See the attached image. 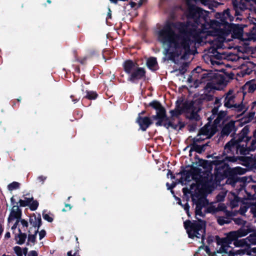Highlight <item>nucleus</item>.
I'll return each mask as SVG.
<instances>
[{"instance_id": "338daca9", "label": "nucleus", "mask_w": 256, "mask_h": 256, "mask_svg": "<svg viewBox=\"0 0 256 256\" xmlns=\"http://www.w3.org/2000/svg\"><path fill=\"white\" fill-rule=\"evenodd\" d=\"M3 232H4V227L1 224H0V236H1Z\"/></svg>"}, {"instance_id": "5701e85b", "label": "nucleus", "mask_w": 256, "mask_h": 256, "mask_svg": "<svg viewBox=\"0 0 256 256\" xmlns=\"http://www.w3.org/2000/svg\"><path fill=\"white\" fill-rule=\"evenodd\" d=\"M225 107L232 108V110L240 112L244 110L245 106L242 104V102L241 104H234V102H232L230 103V100H228V102H225Z\"/></svg>"}, {"instance_id": "603ef678", "label": "nucleus", "mask_w": 256, "mask_h": 256, "mask_svg": "<svg viewBox=\"0 0 256 256\" xmlns=\"http://www.w3.org/2000/svg\"><path fill=\"white\" fill-rule=\"evenodd\" d=\"M225 76H228L230 79H233L234 76V74L232 72L228 73V72H225Z\"/></svg>"}, {"instance_id": "f3484780", "label": "nucleus", "mask_w": 256, "mask_h": 256, "mask_svg": "<svg viewBox=\"0 0 256 256\" xmlns=\"http://www.w3.org/2000/svg\"><path fill=\"white\" fill-rule=\"evenodd\" d=\"M182 111L190 114L188 116L191 119L197 120L198 116L197 112L193 110V104L192 102H186L184 104Z\"/></svg>"}, {"instance_id": "1a4fd4ad", "label": "nucleus", "mask_w": 256, "mask_h": 256, "mask_svg": "<svg viewBox=\"0 0 256 256\" xmlns=\"http://www.w3.org/2000/svg\"><path fill=\"white\" fill-rule=\"evenodd\" d=\"M156 110V115L152 116L154 120H157L156 124L157 126H164L168 128L171 126V124L169 122L168 118L166 114V110L161 104L156 101H154L150 104Z\"/></svg>"}, {"instance_id": "79ce46f5", "label": "nucleus", "mask_w": 256, "mask_h": 256, "mask_svg": "<svg viewBox=\"0 0 256 256\" xmlns=\"http://www.w3.org/2000/svg\"><path fill=\"white\" fill-rule=\"evenodd\" d=\"M202 250L206 252V254H209V249L208 247L206 246H200L198 250L197 251V252H196V254L195 255V256H198V254L200 253L201 252H202Z\"/></svg>"}, {"instance_id": "a19ab883", "label": "nucleus", "mask_w": 256, "mask_h": 256, "mask_svg": "<svg viewBox=\"0 0 256 256\" xmlns=\"http://www.w3.org/2000/svg\"><path fill=\"white\" fill-rule=\"evenodd\" d=\"M14 250L18 256H22L23 252L22 249L18 246H16L14 248Z\"/></svg>"}, {"instance_id": "4be33fe9", "label": "nucleus", "mask_w": 256, "mask_h": 256, "mask_svg": "<svg viewBox=\"0 0 256 256\" xmlns=\"http://www.w3.org/2000/svg\"><path fill=\"white\" fill-rule=\"evenodd\" d=\"M30 224L32 226L34 229L36 234H37L38 228L41 225V218L40 215L33 216L30 218Z\"/></svg>"}, {"instance_id": "412c9836", "label": "nucleus", "mask_w": 256, "mask_h": 256, "mask_svg": "<svg viewBox=\"0 0 256 256\" xmlns=\"http://www.w3.org/2000/svg\"><path fill=\"white\" fill-rule=\"evenodd\" d=\"M247 172L246 168H242L240 166L235 167L234 168H230L227 170H225V178L226 177V173H231L234 174L236 176H238V175H242L244 174Z\"/></svg>"}, {"instance_id": "c85d7f7f", "label": "nucleus", "mask_w": 256, "mask_h": 256, "mask_svg": "<svg viewBox=\"0 0 256 256\" xmlns=\"http://www.w3.org/2000/svg\"><path fill=\"white\" fill-rule=\"evenodd\" d=\"M234 198L232 200H230V204L232 208L237 207L240 201V198L234 192L231 193Z\"/></svg>"}, {"instance_id": "de8ad7c7", "label": "nucleus", "mask_w": 256, "mask_h": 256, "mask_svg": "<svg viewBox=\"0 0 256 256\" xmlns=\"http://www.w3.org/2000/svg\"><path fill=\"white\" fill-rule=\"evenodd\" d=\"M194 148L196 151L199 153H201L204 150V146H194Z\"/></svg>"}, {"instance_id": "13d9d810", "label": "nucleus", "mask_w": 256, "mask_h": 256, "mask_svg": "<svg viewBox=\"0 0 256 256\" xmlns=\"http://www.w3.org/2000/svg\"><path fill=\"white\" fill-rule=\"evenodd\" d=\"M176 186V184L172 182V184H169L168 183H166V186L168 190L172 189Z\"/></svg>"}, {"instance_id": "6e6552de", "label": "nucleus", "mask_w": 256, "mask_h": 256, "mask_svg": "<svg viewBox=\"0 0 256 256\" xmlns=\"http://www.w3.org/2000/svg\"><path fill=\"white\" fill-rule=\"evenodd\" d=\"M125 72L129 74L128 80L134 82L142 78L145 74L143 68H140L138 64L132 60H127L124 64Z\"/></svg>"}, {"instance_id": "a211bd4d", "label": "nucleus", "mask_w": 256, "mask_h": 256, "mask_svg": "<svg viewBox=\"0 0 256 256\" xmlns=\"http://www.w3.org/2000/svg\"><path fill=\"white\" fill-rule=\"evenodd\" d=\"M136 122L138 124L141 130L143 131H145L152 124L150 118L148 117L138 116Z\"/></svg>"}, {"instance_id": "f8f14e48", "label": "nucleus", "mask_w": 256, "mask_h": 256, "mask_svg": "<svg viewBox=\"0 0 256 256\" xmlns=\"http://www.w3.org/2000/svg\"><path fill=\"white\" fill-rule=\"evenodd\" d=\"M28 222L24 219L17 220L12 226V232H24L28 229Z\"/></svg>"}, {"instance_id": "ddd939ff", "label": "nucleus", "mask_w": 256, "mask_h": 256, "mask_svg": "<svg viewBox=\"0 0 256 256\" xmlns=\"http://www.w3.org/2000/svg\"><path fill=\"white\" fill-rule=\"evenodd\" d=\"M215 251L214 256H224V238L218 236H215Z\"/></svg>"}, {"instance_id": "9b49d317", "label": "nucleus", "mask_w": 256, "mask_h": 256, "mask_svg": "<svg viewBox=\"0 0 256 256\" xmlns=\"http://www.w3.org/2000/svg\"><path fill=\"white\" fill-rule=\"evenodd\" d=\"M224 88V84L223 82H221L219 83L216 84L214 82H208L207 84L204 88V93L206 95H207L208 93H210V94L206 98L208 100H210L212 97L211 92L214 90H222Z\"/></svg>"}, {"instance_id": "5fc2aeb1", "label": "nucleus", "mask_w": 256, "mask_h": 256, "mask_svg": "<svg viewBox=\"0 0 256 256\" xmlns=\"http://www.w3.org/2000/svg\"><path fill=\"white\" fill-rule=\"evenodd\" d=\"M217 220L220 225L222 226L224 224V218L223 217H218Z\"/></svg>"}, {"instance_id": "3c124183", "label": "nucleus", "mask_w": 256, "mask_h": 256, "mask_svg": "<svg viewBox=\"0 0 256 256\" xmlns=\"http://www.w3.org/2000/svg\"><path fill=\"white\" fill-rule=\"evenodd\" d=\"M46 234V232L44 230H40L38 234L40 240L42 238H44Z\"/></svg>"}, {"instance_id": "58836bf2", "label": "nucleus", "mask_w": 256, "mask_h": 256, "mask_svg": "<svg viewBox=\"0 0 256 256\" xmlns=\"http://www.w3.org/2000/svg\"><path fill=\"white\" fill-rule=\"evenodd\" d=\"M36 234L34 232V234H29L28 238V244H34L36 240Z\"/></svg>"}, {"instance_id": "c756f323", "label": "nucleus", "mask_w": 256, "mask_h": 256, "mask_svg": "<svg viewBox=\"0 0 256 256\" xmlns=\"http://www.w3.org/2000/svg\"><path fill=\"white\" fill-rule=\"evenodd\" d=\"M233 93V90H230L226 94H225V102H228L230 100V103L232 102H234V96L232 95Z\"/></svg>"}, {"instance_id": "39448f33", "label": "nucleus", "mask_w": 256, "mask_h": 256, "mask_svg": "<svg viewBox=\"0 0 256 256\" xmlns=\"http://www.w3.org/2000/svg\"><path fill=\"white\" fill-rule=\"evenodd\" d=\"M224 113L221 112L214 121L213 125L208 123L202 128L198 135L194 138V140L198 142L212 136L218 130V128L222 129V133L224 132Z\"/></svg>"}, {"instance_id": "e433bc0d", "label": "nucleus", "mask_w": 256, "mask_h": 256, "mask_svg": "<svg viewBox=\"0 0 256 256\" xmlns=\"http://www.w3.org/2000/svg\"><path fill=\"white\" fill-rule=\"evenodd\" d=\"M251 121H252L251 120L248 119V116H244L240 120V122H238L239 126H242L244 124H245L247 123H248V122H250Z\"/></svg>"}, {"instance_id": "dca6fc26", "label": "nucleus", "mask_w": 256, "mask_h": 256, "mask_svg": "<svg viewBox=\"0 0 256 256\" xmlns=\"http://www.w3.org/2000/svg\"><path fill=\"white\" fill-rule=\"evenodd\" d=\"M22 212L20 208L18 206H12L10 213L8 218V222L10 224L12 222L20 220Z\"/></svg>"}, {"instance_id": "393cba45", "label": "nucleus", "mask_w": 256, "mask_h": 256, "mask_svg": "<svg viewBox=\"0 0 256 256\" xmlns=\"http://www.w3.org/2000/svg\"><path fill=\"white\" fill-rule=\"evenodd\" d=\"M235 121L231 120L225 124V136H228L232 132H234L232 134H235L237 130V128L235 126Z\"/></svg>"}, {"instance_id": "423d86ee", "label": "nucleus", "mask_w": 256, "mask_h": 256, "mask_svg": "<svg viewBox=\"0 0 256 256\" xmlns=\"http://www.w3.org/2000/svg\"><path fill=\"white\" fill-rule=\"evenodd\" d=\"M249 125H246L242 130L238 134V137L237 140L232 138L230 141L225 144V150L232 152L236 151V154L238 153L242 155H246L250 152L248 147L246 145H241L240 143L244 140V138L250 132Z\"/></svg>"}, {"instance_id": "9d476101", "label": "nucleus", "mask_w": 256, "mask_h": 256, "mask_svg": "<svg viewBox=\"0 0 256 256\" xmlns=\"http://www.w3.org/2000/svg\"><path fill=\"white\" fill-rule=\"evenodd\" d=\"M232 32V36L234 38H240L242 36L243 28L238 24L229 23L225 20V37ZM226 38H225V41Z\"/></svg>"}, {"instance_id": "7c9ffc66", "label": "nucleus", "mask_w": 256, "mask_h": 256, "mask_svg": "<svg viewBox=\"0 0 256 256\" xmlns=\"http://www.w3.org/2000/svg\"><path fill=\"white\" fill-rule=\"evenodd\" d=\"M31 202L32 199H30V198H24V200H19V203L20 206H28Z\"/></svg>"}, {"instance_id": "8fccbe9b", "label": "nucleus", "mask_w": 256, "mask_h": 256, "mask_svg": "<svg viewBox=\"0 0 256 256\" xmlns=\"http://www.w3.org/2000/svg\"><path fill=\"white\" fill-rule=\"evenodd\" d=\"M254 115H255V112H250L246 116H248V120H252L254 116Z\"/></svg>"}, {"instance_id": "bb28decb", "label": "nucleus", "mask_w": 256, "mask_h": 256, "mask_svg": "<svg viewBox=\"0 0 256 256\" xmlns=\"http://www.w3.org/2000/svg\"><path fill=\"white\" fill-rule=\"evenodd\" d=\"M146 64L148 67L152 70H156L158 68V64L155 58H149L147 60Z\"/></svg>"}, {"instance_id": "f257e3e1", "label": "nucleus", "mask_w": 256, "mask_h": 256, "mask_svg": "<svg viewBox=\"0 0 256 256\" xmlns=\"http://www.w3.org/2000/svg\"><path fill=\"white\" fill-rule=\"evenodd\" d=\"M200 32L194 30L190 34L184 32L175 24H168L157 32L158 40L162 44L166 57L176 62L186 58L201 40Z\"/></svg>"}, {"instance_id": "2f4dec72", "label": "nucleus", "mask_w": 256, "mask_h": 256, "mask_svg": "<svg viewBox=\"0 0 256 256\" xmlns=\"http://www.w3.org/2000/svg\"><path fill=\"white\" fill-rule=\"evenodd\" d=\"M144 1V0H134V1L131 2L130 4L132 8H138L142 4Z\"/></svg>"}, {"instance_id": "a878e982", "label": "nucleus", "mask_w": 256, "mask_h": 256, "mask_svg": "<svg viewBox=\"0 0 256 256\" xmlns=\"http://www.w3.org/2000/svg\"><path fill=\"white\" fill-rule=\"evenodd\" d=\"M226 178H228L226 182H225L226 184H228L231 185L232 186H235L236 183L238 182V176H236L234 174H232L231 173H226Z\"/></svg>"}, {"instance_id": "72a5a7b5", "label": "nucleus", "mask_w": 256, "mask_h": 256, "mask_svg": "<svg viewBox=\"0 0 256 256\" xmlns=\"http://www.w3.org/2000/svg\"><path fill=\"white\" fill-rule=\"evenodd\" d=\"M98 94L95 92L88 91L86 97L90 100H94L96 98Z\"/></svg>"}, {"instance_id": "69168bd1", "label": "nucleus", "mask_w": 256, "mask_h": 256, "mask_svg": "<svg viewBox=\"0 0 256 256\" xmlns=\"http://www.w3.org/2000/svg\"><path fill=\"white\" fill-rule=\"evenodd\" d=\"M167 176L168 178H169V176H170L172 179L174 178V176H172V173L170 171H169L168 172V173L167 174Z\"/></svg>"}, {"instance_id": "f03ea898", "label": "nucleus", "mask_w": 256, "mask_h": 256, "mask_svg": "<svg viewBox=\"0 0 256 256\" xmlns=\"http://www.w3.org/2000/svg\"><path fill=\"white\" fill-rule=\"evenodd\" d=\"M216 166L214 180L209 172H202L201 169L192 170V178L196 181V187L200 195L210 190L212 186H217L224 179V157L222 155L216 157L212 162Z\"/></svg>"}, {"instance_id": "052dcab7", "label": "nucleus", "mask_w": 256, "mask_h": 256, "mask_svg": "<svg viewBox=\"0 0 256 256\" xmlns=\"http://www.w3.org/2000/svg\"><path fill=\"white\" fill-rule=\"evenodd\" d=\"M10 237V232H7L4 235V238L6 239H8Z\"/></svg>"}, {"instance_id": "49530a36", "label": "nucleus", "mask_w": 256, "mask_h": 256, "mask_svg": "<svg viewBox=\"0 0 256 256\" xmlns=\"http://www.w3.org/2000/svg\"><path fill=\"white\" fill-rule=\"evenodd\" d=\"M247 210H248V208L246 206H240V208L238 210V212L241 215H244L247 211Z\"/></svg>"}, {"instance_id": "bf43d9fd", "label": "nucleus", "mask_w": 256, "mask_h": 256, "mask_svg": "<svg viewBox=\"0 0 256 256\" xmlns=\"http://www.w3.org/2000/svg\"><path fill=\"white\" fill-rule=\"evenodd\" d=\"M68 256H78L76 252L72 254V251L68 252Z\"/></svg>"}, {"instance_id": "f704fd0d", "label": "nucleus", "mask_w": 256, "mask_h": 256, "mask_svg": "<svg viewBox=\"0 0 256 256\" xmlns=\"http://www.w3.org/2000/svg\"><path fill=\"white\" fill-rule=\"evenodd\" d=\"M20 186V184L18 182H14L8 186V188L9 190L12 191L13 190L18 189Z\"/></svg>"}, {"instance_id": "864d4df0", "label": "nucleus", "mask_w": 256, "mask_h": 256, "mask_svg": "<svg viewBox=\"0 0 256 256\" xmlns=\"http://www.w3.org/2000/svg\"><path fill=\"white\" fill-rule=\"evenodd\" d=\"M196 216H198V215L200 216H202V214L200 211V209L199 206L198 205L196 206Z\"/></svg>"}, {"instance_id": "ea45409f", "label": "nucleus", "mask_w": 256, "mask_h": 256, "mask_svg": "<svg viewBox=\"0 0 256 256\" xmlns=\"http://www.w3.org/2000/svg\"><path fill=\"white\" fill-rule=\"evenodd\" d=\"M249 151L254 152L256 150V140H252L250 142V146L248 147Z\"/></svg>"}, {"instance_id": "473e14b6", "label": "nucleus", "mask_w": 256, "mask_h": 256, "mask_svg": "<svg viewBox=\"0 0 256 256\" xmlns=\"http://www.w3.org/2000/svg\"><path fill=\"white\" fill-rule=\"evenodd\" d=\"M232 220L236 224L242 225V226H246V221L244 220L241 218H232Z\"/></svg>"}, {"instance_id": "aec40b11", "label": "nucleus", "mask_w": 256, "mask_h": 256, "mask_svg": "<svg viewBox=\"0 0 256 256\" xmlns=\"http://www.w3.org/2000/svg\"><path fill=\"white\" fill-rule=\"evenodd\" d=\"M243 94L244 96L246 92L253 93L256 90V82L254 80L247 82L242 86Z\"/></svg>"}, {"instance_id": "7ed1b4c3", "label": "nucleus", "mask_w": 256, "mask_h": 256, "mask_svg": "<svg viewBox=\"0 0 256 256\" xmlns=\"http://www.w3.org/2000/svg\"><path fill=\"white\" fill-rule=\"evenodd\" d=\"M224 24L214 20L211 21L208 30L204 32H206L208 36L214 37V40L212 41V50L214 58L210 59L211 64L213 66H218L223 64L222 58L224 54L223 48L224 42Z\"/></svg>"}, {"instance_id": "09e8293b", "label": "nucleus", "mask_w": 256, "mask_h": 256, "mask_svg": "<svg viewBox=\"0 0 256 256\" xmlns=\"http://www.w3.org/2000/svg\"><path fill=\"white\" fill-rule=\"evenodd\" d=\"M237 160V158L234 157V156H225V161L226 160H228L230 162H236Z\"/></svg>"}, {"instance_id": "37998d69", "label": "nucleus", "mask_w": 256, "mask_h": 256, "mask_svg": "<svg viewBox=\"0 0 256 256\" xmlns=\"http://www.w3.org/2000/svg\"><path fill=\"white\" fill-rule=\"evenodd\" d=\"M170 113L172 116H177L182 113V111L178 108H176L174 110H171Z\"/></svg>"}, {"instance_id": "0eeeda50", "label": "nucleus", "mask_w": 256, "mask_h": 256, "mask_svg": "<svg viewBox=\"0 0 256 256\" xmlns=\"http://www.w3.org/2000/svg\"><path fill=\"white\" fill-rule=\"evenodd\" d=\"M184 226L189 238L200 239L202 242L205 232V223L204 221L198 220L192 222L186 220L184 222Z\"/></svg>"}, {"instance_id": "20e7f679", "label": "nucleus", "mask_w": 256, "mask_h": 256, "mask_svg": "<svg viewBox=\"0 0 256 256\" xmlns=\"http://www.w3.org/2000/svg\"><path fill=\"white\" fill-rule=\"evenodd\" d=\"M252 232L251 229L248 226H242L236 231L230 232L225 237V254H228V256H237V255L250 254V250L246 249L236 250L230 244L237 240L238 238L246 236Z\"/></svg>"}, {"instance_id": "4c0bfd02", "label": "nucleus", "mask_w": 256, "mask_h": 256, "mask_svg": "<svg viewBox=\"0 0 256 256\" xmlns=\"http://www.w3.org/2000/svg\"><path fill=\"white\" fill-rule=\"evenodd\" d=\"M248 178L246 176H238V182H242V184H240L241 188L239 189L240 190L244 186L246 183L248 182Z\"/></svg>"}, {"instance_id": "2eb2a0df", "label": "nucleus", "mask_w": 256, "mask_h": 256, "mask_svg": "<svg viewBox=\"0 0 256 256\" xmlns=\"http://www.w3.org/2000/svg\"><path fill=\"white\" fill-rule=\"evenodd\" d=\"M198 68L194 70L192 72V75L188 80V82L190 83L194 82V88H197L199 84L202 82V81L198 78H202L204 76V74H198L197 72Z\"/></svg>"}, {"instance_id": "e2e57ef3", "label": "nucleus", "mask_w": 256, "mask_h": 256, "mask_svg": "<svg viewBox=\"0 0 256 256\" xmlns=\"http://www.w3.org/2000/svg\"><path fill=\"white\" fill-rule=\"evenodd\" d=\"M184 210L188 214V204L186 203L184 206Z\"/></svg>"}, {"instance_id": "680f3d73", "label": "nucleus", "mask_w": 256, "mask_h": 256, "mask_svg": "<svg viewBox=\"0 0 256 256\" xmlns=\"http://www.w3.org/2000/svg\"><path fill=\"white\" fill-rule=\"evenodd\" d=\"M218 111V108H214L212 110V116H214L215 114H216L217 113Z\"/></svg>"}, {"instance_id": "cd10ccee", "label": "nucleus", "mask_w": 256, "mask_h": 256, "mask_svg": "<svg viewBox=\"0 0 256 256\" xmlns=\"http://www.w3.org/2000/svg\"><path fill=\"white\" fill-rule=\"evenodd\" d=\"M241 66L242 70L238 74V76L244 77L246 75H250L252 74V70L248 68V66L242 64Z\"/></svg>"}, {"instance_id": "774afa93", "label": "nucleus", "mask_w": 256, "mask_h": 256, "mask_svg": "<svg viewBox=\"0 0 256 256\" xmlns=\"http://www.w3.org/2000/svg\"><path fill=\"white\" fill-rule=\"evenodd\" d=\"M253 137L254 140H256V129L253 132Z\"/></svg>"}, {"instance_id": "4d7b16f0", "label": "nucleus", "mask_w": 256, "mask_h": 256, "mask_svg": "<svg viewBox=\"0 0 256 256\" xmlns=\"http://www.w3.org/2000/svg\"><path fill=\"white\" fill-rule=\"evenodd\" d=\"M28 256H38V253L36 251H30L28 254Z\"/></svg>"}, {"instance_id": "a18cd8bd", "label": "nucleus", "mask_w": 256, "mask_h": 256, "mask_svg": "<svg viewBox=\"0 0 256 256\" xmlns=\"http://www.w3.org/2000/svg\"><path fill=\"white\" fill-rule=\"evenodd\" d=\"M43 218L48 222H52L53 220V218L47 214H43Z\"/></svg>"}, {"instance_id": "4468645a", "label": "nucleus", "mask_w": 256, "mask_h": 256, "mask_svg": "<svg viewBox=\"0 0 256 256\" xmlns=\"http://www.w3.org/2000/svg\"><path fill=\"white\" fill-rule=\"evenodd\" d=\"M224 199V194L221 193L217 196L218 202H216L214 206H210L208 210L210 212H214L224 210V204L222 202Z\"/></svg>"}, {"instance_id": "6e6d98bb", "label": "nucleus", "mask_w": 256, "mask_h": 256, "mask_svg": "<svg viewBox=\"0 0 256 256\" xmlns=\"http://www.w3.org/2000/svg\"><path fill=\"white\" fill-rule=\"evenodd\" d=\"M46 176H41L38 178V180L42 184L44 182V181L46 180Z\"/></svg>"}, {"instance_id": "6ab92c4d", "label": "nucleus", "mask_w": 256, "mask_h": 256, "mask_svg": "<svg viewBox=\"0 0 256 256\" xmlns=\"http://www.w3.org/2000/svg\"><path fill=\"white\" fill-rule=\"evenodd\" d=\"M234 248L235 247L240 248V249H246L248 248L250 250V254H248V256H251L252 252V249L250 248V244H248L246 240V239L237 240H235V242H233Z\"/></svg>"}, {"instance_id": "b1692460", "label": "nucleus", "mask_w": 256, "mask_h": 256, "mask_svg": "<svg viewBox=\"0 0 256 256\" xmlns=\"http://www.w3.org/2000/svg\"><path fill=\"white\" fill-rule=\"evenodd\" d=\"M14 236V240L17 244L22 245L24 244L26 239L27 236L25 232H12Z\"/></svg>"}, {"instance_id": "c03bdc74", "label": "nucleus", "mask_w": 256, "mask_h": 256, "mask_svg": "<svg viewBox=\"0 0 256 256\" xmlns=\"http://www.w3.org/2000/svg\"><path fill=\"white\" fill-rule=\"evenodd\" d=\"M252 190L254 194L252 196L250 194H248V196L250 199H256V185L252 186Z\"/></svg>"}, {"instance_id": "0e129e2a", "label": "nucleus", "mask_w": 256, "mask_h": 256, "mask_svg": "<svg viewBox=\"0 0 256 256\" xmlns=\"http://www.w3.org/2000/svg\"><path fill=\"white\" fill-rule=\"evenodd\" d=\"M250 139H251L250 136H246V137L244 138V141H245L247 143L248 142H249L250 140Z\"/></svg>"}, {"instance_id": "c9c22d12", "label": "nucleus", "mask_w": 256, "mask_h": 256, "mask_svg": "<svg viewBox=\"0 0 256 256\" xmlns=\"http://www.w3.org/2000/svg\"><path fill=\"white\" fill-rule=\"evenodd\" d=\"M30 199H32V202L30 203L28 206L31 210H34L38 206V202L36 200H34L32 198H31Z\"/></svg>"}]
</instances>
